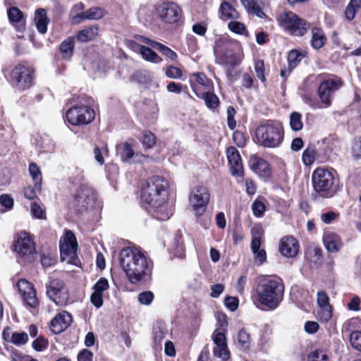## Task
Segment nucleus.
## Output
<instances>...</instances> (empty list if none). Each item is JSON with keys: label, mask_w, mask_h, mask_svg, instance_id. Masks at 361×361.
<instances>
[{"label": "nucleus", "mask_w": 361, "mask_h": 361, "mask_svg": "<svg viewBox=\"0 0 361 361\" xmlns=\"http://www.w3.org/2000/svg\"><path fill=\"white\" fill-rule=\"evenodd\" d=\"M317 301L319 307L331 306L329 304V298L324 291H319L317 293Z\"/></svg>", "instance_id": "57"}, {"label": "nucleus", "mask_w": 361, "mask_h": 361, "mask_svg": "<svg viewBox=\"0 0 361 361\" xmlns=\"http://www.w3.org/2000/svg\"><path fill=\"white\" fill-rule=\"evenodd\" d=\"M139 52L142 58L147 61L159 63L162 61V59L149 47L140 45L139 46Z\"/></svg>", "instance_id": "33"}, {"label": "nucleus", "mask_w": 361, "mask_h": 361, "mask_svg": "<svg viewBox=\"0 0 361 361\" xmlns=\"http://www.w3.org/2000/svg\"><path fill=\"white\" fill-rule=\"evenodd\" d=\"M352 155L355 159L361 157V137L354 140L352 146Z\"/></svg>", "instance_id": "60"}, {"label": "nucleus", "mask_w": 361, "mask_h": 361, "mask_svg": "<svg viewBox=\"0 0 361 361\" xmlns=\"http://www.w3.org/2000/svg\"><path fill=\"white\" fill-rule=\"evenodd\" d=\"M324 32L319 27H314L311 30L310 44L316 50L321 49L326 42Z\"/></svg>", "instance_id": "25"}, {"label": "nucleus", "mask_w": 361, "mask_h": 361, "mask_svg": "<svg viewBox=\"0 0 361 361\" xmlns=\"http://www.w3.org/2000/svg\"><path fill=\"white\" fill-rule=\"evenodd\" d=\"M257 143L264 147H279L283 140L282 124L274 120H267L260 123L255 130Z\"/></svg>", "instance_id": "3"}, {"label": "nucleus", "mask_w": 361, "mask_h": 361, "mask_svg": "<svg viewBox=\"0 0 361 361\" xmlns=\"http://www.w3.org/2000/svg\"><path fill=\"white\" fill-rule=\"evenodd\" d=\"M47 341L43 338H37L32 342V347L37 351H42L47 347Z\"/></svg>", "instance_id": "63"}, {"label": "nucleus", "mask_w": 361, "mask_h": 361, "mask_svg": "<svg viewBox=\"0 0 361 361\" xmlns=\"http://www.w3.org/2000/svg\"><path fill=\"white\" fill-rule=\"evenodd\" d=\"M222 62L226 66L234 67L240 63V57L231 51H226L221 58Z\"/></svg>", "instance_id": "37"}, {"label": "nucleus", "mask_w": 361, "mask_h": 361, "mask_svg": "<svg viewBox=\"0 0 361 361\" xmlns=\"http://www.w3.org/2000/svg\"><path fill=\"white\" fill-rule=\"evenodd\" d=\"M339 214L338 213L333 211H330L322 214L321 215V219L324 224H329L332 223L334 221L336 220Z\"/></svg>", "instance_id": "59"}, {"label": "nucleus", "mask_w": 361, "mask_h": 361, "mask_svg": "<svg viewBox=\"0 0 361 361\" xmlns=\"http://www.w3.org/2000/svg\"><path fill=\"white\" fill-rule=\"evenodd\" d=\"M307 361H330L325 348H319L311 351L307 355Z\"/></svg>", "instance_id": "36"}, {"label": "nucleus", "mask_w": 361, "mask_h": 361, "mask_svg": "<svg viewBox=\"0 0 361 361\" xmlns=\"http://www.w3.org/2000/svg\"><path fill=\"white\" fill-rule=\"evenodd\" d=\"M92 353L87 349H83L78 355V361H92Z\"/></svg>", "instance_id": "64"}, {"label": "nucleus", "mask_w": 361, "mask_h": 361, "mask_svg": "<svg viewBox=\"0 0 361 361\" xmlns=\"http://www.w3.org/2000/svg\"><path fill=\"white\" fill-rule=\"evenodd\" d=\"M343 85L341 78L337 76H333L329 79L324 80L318 88V94L319 99L324 106H329L331 104L332 95Z\"/></svg>", "instance_id": "12"}, {"label": "nucleus", "mask_w": 361, "mask_h": 361, "mask_svg": "<svg viewBox=\"0 0 361 361\" xmlns=\"http://www.w3.org/2000/svg\"><path fill=\"white\" fill-rule=\"evenodd\" d=\"M119 262L131 283L150 280L153 262L140 247H128L122 249L119 254Z\"/></svg>", "instance_id": "1"}, {"label": "nucleus", "mask_w": 361, "mask_h": 361, "mask_svg": "<svg viewBox=\"0 0 361 361\" xmlns=\"http://www.w3.org/2000/svg\"><path fill=\"white\" fill-rule=\"evenodd\" d=\"M254 216L262 217L266 210L265 204L260 200H256L252 206Z\"/></svg>", "instance_id": "50"}, {"label": "nucleus", "mask_w": 361, "mask_h": 361, "mask_svg": "<svg viewBox=\"0 0 361 361\" xmlns=\"http://www.w3.org/2000/svg\"><path fill=\"white\" fill-rule=\"evenodd\" d=\"M226 154L232 176H243V167L238 149L234 147H229L226 150Z\"/></svg>", "instance_id": "20"}, {"label": "nucleus", "mask_w": 361, "mask_h": 361, "mask_svg": "<svg viewBox=\"0 0 361 361\" xmlns=\"http://www.w3.org/2000/svg\"><path fill=\"white\" fill-rule=\"evenodd\" d=\"M12 81L19 90L30 87L32 81V70L23 64H18L12 71Z\"/></svg>", "instance_id": "13"}, {"label": "nucleus", "mask_w": 361, "mask_h": 361, "mask_svg": "<svg viewBox=\"0 0 361 361\" xmlns=\"http://www.w3.org/2000/svg\"><path fill=\"white\" fill-rule=\"evenodd\" d=\"M209 198L210 195L205 187L197 186L191 191L189 202L197 216H201L204 212Z\"/></svg>", "instance_id": "11"}, {"label": "nucleus", "mask_w": 361, "mask_h": 361, "mask_svg": "<svg viewBox=\"0 0 361 361\" xmlns=\"http://www.w3.org/2000/svg\"><path fill=\"white\" fill-rule=\"evenodd\" d=\"M78 244L73 232L68 231L65 236L60 240V252L62 261L67 260L71 262L75 258L77 252Z\"/></svg>", "instance_id": "15"}, {"label": "nucleus", "mask_w": 361, "mask_h": 361, "mask_svg": "<svg viewBox=\"0 0 361 361\" xmlns=\"http://www.w3.org/2000/svg\"><path fill=\"white\" fill-rule=\"evenodd\" d=\"M317 316L322 322H329L332 317L331 306L319 307Z\"/></svg>", "instance_id": "46"}, {"label": "nucleus", "mask_w": 361, "mask_h": 361, "mask_svg": "<svg viewBox=\"0 0 361 361\" xmlns=\"http://www.w3.org/2000/svg\"><path fill=\"white\" fill-rule=\"evenodd\" d=\"M290 126L294 131L300 130L303 127L302 116L298 112H293L290 115Z\"/></svg>", "instance_id": "42"}, {"label": "nucleus", "mask_w": 361, "mask_h": 361, "mask_svg": "<svg viewBox=\"0 0 361 361\" xmlns=\"http://www.w3.org/2000/svg\"><path fill=\"white\" fill-rule=\"evenodd\" d=\"M165 74L168 78L173 79H179L182 77L181 70L173 66L166 67Z\"/></svg>", "instance_id": "54"}, {"label": "nucleus", "mask_w": 361, "mask_h": 361, "mask_svg": "<svg viewBox=\"0 0 361 361\" xmlns=\"http://www.w3.org/2000/svg\"><path fill=\"white\" fill-rule=\"evenodd\" d=\"M16 286L26 305L30 308H36L39 301L33 285L25 279H20L18 281Z\"/></svg>", "instance_id": "16"}, {"label": "nucleus", "mask_w": 361, "mask_h": 361, "mask_svg": "<svg viewBox=\"0 0 361 361\" xmlns=\"http://www.w3.org/2000/svg\"><path fill=\"white\" fill-rule=\"evenodd\" d=\"M212 340L215 345L213 348L214 355L223 361L228 360L230 351L228 348L225 334L218 330H215L212 334Z\"/></svg>", "instance_id": "18"}, {"label": "nucleus", "mask_w": 361, "mask_h": 361, "mask_svg": "<svg viewBox=\"0 0 361 361\" xmlns=\"http://www.w3.org/2000/svg\"><path fill=\"white\" fill-rule=\"evenodd\" d=\"M35 20L36 22L37 30L42 34L46 33L47 31L49 19L47 17V12L44 8H39L36 10Z\"/></svg>", "instance_id": "29"}, {"label": "nucleus", "mask_w": 361, "mask_h": 361, "mask_svg": "<svg viewBox=\"0 0 361 361\" xmlns=\"http://www.w3.org/2000/svg\"><path fill=\"white\" fill-rule=\"evenodd\" d=\"M299 250V245L297 240L293 236H286L281 239L279 252L288 258L295 257Z\"/></svg>", "instance_id": "21"}, {"label": "nucleus", "mask_w": 361, "mask_h": 361, "mask_svg": "<svg viewBox=\"0 0 361 361\" xmlns=\"http://www.w3.org/2000/svg\"><path fill=\"white\" fill-rule=\"evenodd\" d=\"M91 302L97 307L99 308L103 305V294L94 291L90 297Z\"/></svg>", "instance_id": "61"}, {"label": "nucleus", "mask_w": 361, "mask_h": 361, "mask_svg": "<svg viewBox=\"0 0 361 361\" xmlns=\"http://www.w3.org/2000/svg\"><path fill=\"white\" fill-rule=\"evenodd\" d=\"M47 295L56 305L63 307L68 303L69 292L64 282L59 279H50L46 284Z\"/></svg>", "instance_id": "9"}, {"label": "nucleus", "mask_w": 361, "mask_h": 361, "mask_svg": "<svg viewBox=\"0 0 361 361\" xmlns=\"http://www.w3.org/2000/svg\"><path fill=\"white\" fill-rule=\"evenodd\" d=\"M94 118V110L87 106H74L67 110L66 121L73 126L85 125Z\"/></svg>", "instance_id": "10"}, {"label": "nucleus", "mask_w": 361, "mask_h": 361, "mask_svg": "<svg viewBox=\"0 0 361 361\" xmlns=\"http://www.w3.org/2000/svg\"><path fill=\"white\" fill-rule=\"evenodd\" d=\"M284 284L277 276H264L259 279L252 297L254 302L262 309L276 310L283 300Z\"/></svg>", "instance_id": "2"}, {"label": "nucleus", "mask_w": 361, "mask_h": 361, "mask_svg": "<svg viewBox=\"0 0 361 361\" xmlns=\"http://www.w3.org/2000/svg\"><path fill=\"white\" fill-rule=\"evenodd\" d=\"M149 208H147L148 212L152 214V216L159 220H168L172 215V206L166 202V200L161 202H156L153 204H149Z\"/></svg>", "instance_id": "19"}, {"label": "nucleus", "mask_w": 361, "mask_h": 361, "mask_svg": "<svg viewBox=\"0 0 361 361\" xmlns=\"http://www.w3.org/2000/svg\"><path fill=\"white\" fill-rule=\"evenodd\" d=\"M97 27H87L79 31L76 37L80 42H87L92 40L97 36Z\"/></svg>", "instance_id": "32"}, {"label": "nucleus", "mask_w": 361, "mask_h": 361, "mask_svg": "<svg viewBox=\"0 0 361 361\" xmlns=\"http://www.w3.org/2000/svg\"><path fill=\"white\" fill-rule=\"evenodd\" d=\"M8 16L12 23H16L17 30L21 32L24 29V20L23 19V13L16 7L11 8L8 11Z\"/></svg>", "instance_id": "31"}, {"label": "nucleus", "mask_w": 361, "mask_h": 361, "mask_svg": "<svg viewBox=\"0 0 361 361\" xmlns=\"http://www.w3.org/2000/svg\"><path fill=\"white\" fill-rule=\"evenodd\" d=\"M108 152L107 147L106 146L99 148L98 147H95L94 149V154L95 160L100 164L103 165L104 164V157Z\"/></svg>", "instance_id": "52"}, {"label": "nucleus", "mask_w": 361, "mask_h": 361, "mask_svg": "<svg viewBox=\"0 0 361 361\" xmlns=\"http://www.w3.org/2000/svg\"><path fill=\"white\" fill-rule=\"evenodd\" d=\"M278 21L286 32L294 36H303L310 28V24L307 20L299 18L293 12L281 14Z\"/></svg>", "instance_id": "6"}, {"label": "nucleus", "mask_w": 361, "mask_h": 361, "mask_svg": "<svg viewBox=\"0 0 361 361\" xmlns=\"http://www.w3.org/2000/svg\"><path fill=\"white\" fill-rule=\"evenodd\" d=\"M74 41L73 37H69L61 42L60 51L63 58L69 59L72 56L74 50Z\"/></svg>", "instance_id": "35"}, {"label": "nucleus", "mask_w": 361, "mask_h": 361, "mask_svg": "<svg viewBox=\"0 0 361 361\" xmlns=\"http://www.w3.org/2000/svg\"><path fill=\"white\" fill-rule=\"evenodd\" d=\"M228 28L230 31L237 35H244L245 37L249 36V32L244 23L237 20H231L228 24Z\"/></svg>", "instance_id": "38"}, {"label": "nucleus", "mask_w": 361, "mask_h": 361, "mask_svg": "<svg viewBox=\"0 0 361 361\" xmlns=\"http://www.w3.org/2000/svg\"><path fill=\"white\" fill-rule=\"evenodd\" d=\"M251 169L260 176H267L270 173L269 163L256 155H252L250 160Z\"/></svg>", "instance_id": "23"}, {"label": "nucleus", "mask_w": 361, "mask_h": 361, "mask_svg": "<svg viewBox=\"0 0 361 361\" xmlns=\"http://www.w3.org/2000/svg\"><path fill=\"white\" fill-rule=\"evenodd\" d=\"M221 18L223 20H237L240 18L239 13L227 1H224L219 8Z\"/></svg>", "instance_id": "28"}, {"label": "nucleus", "mask_w": 361, "mask_h": 361, "mask_svg": "<svg viewBox=\"0 0 361 361\" xmlns=\"http://www.w3.org/2000/svg\"><path fill=\"white\" fill-rule=\"evenodd\" d=\"M73 318L70 313L63 311L59 313L51 322V331L59 334L66 330L72 323Z\"/></svg>", "instance_id": "22"}, {"label": "nucleus", "mask_w": 361, "mask_h": 361, "mask_svg": "<svg viewBox=\"0 0 361 361\" xmlns=\"http://www.w3.org/2000/svg\"><path fill=\"white\" fill-rule=\"evenodd\" d=\"M154 49L159 50L162 54L168 57L169 59L174 61L177 59V54L175 51L171 49L169 47L161 44L154 43Z\"/></svg>", "instance_id": "44"}, {"label": "nucleus", "mask_w": 361, "mask_h": 361, "mask_svg": "<svg viewBox=\"0 0 361 361\" xmlns=\"http://www.w3.org/2000/svg\"><path fill=\"white\" fill-rule=\"evenodd\" d=\"M238 299L236 297L228 296L225 298V305L231 311L235 310L238 307Z\"/></svg>", "instance_id": "62"}, {"label": "nucleus", "mask_w": 361, "mask_h": 361, "mask_svg": "<svg viewBox=\"0 0 361 361\" xmlns=\"http://www.w3.org/2000/svg\"><path fill=\"white\" fill-rule=\"evenodd\" d=\"M105 14L104 9L99 7H92L87 10L82 14L76 16L74 17V20L76 23H80L83 20H99L102 18Z\"/></svg>", "instance_id": "26"}, {"label": "nucleus", "mask_w": 361, "mask_h": 361, "mask_svg": "<svg viewBox=\"0 0 361 361\" xmlns=\"http://www.w3.org/2000/svg\"><path fill=\"white\" fill-rule=\"evenodd\" d=\"M15 251L21 257H30L35 253L34 243L29 233L22 231L15 241Z\"/></svg>", "instance_id": "17"}, {"label": "nucleus", "mask_w": 361, "mask_h": 361, "mask_svg": "<svg viewBox=\"0 0 361 361\" xmlns=\"http://www.w3.org/2000/svg\"><path fill=\"white\" fill-rule=\"evenodd\" d=\"M323 240L324 245L329 252H338L342 247V242L340 237L334 232H326L324 235Z\"/></svg>", "instance_id": "24"}, {"label": "nucleus", "mask_w": 361, "mask_h": 361, "mask_svg": "<svg viewBox=\"0 0 361 361\" xmlns=\"http://www.w3.org/2000/svg\"><path fill=\"white\" fill-rule=\"evenodd\" d=\"M154 299V294L151 291H144L140 293L137 296L139 302L142 305H149Z\"/></svg>", "instance_id": "51"}, {"label": "nucleus", "mask_w": 361, "mask_h": 361, "mask_svg": "<svg viewBox=\"0 0 361 361\" xmlns=\"http://www.w3.org/2000/svg\"><path fill=\"white\" fill-rule=\"evenodd\" d=\"M262 241L255 240L251 241L250 248L255 257V263L258 265L263 264L267 261V252L261 248Z\"/></svg>", "instance_id": "27"}, {"label": "nucleus", "mask_w": 361, "mask_h": 361, "mask_svg": "<svg viewBox=\"0 0 361 361\" xmlns=\"http://www.w3.org/2000/svg\"><path fill=\"white\" fill-rule=\"evenodd\" d=\"M246 11L250 13L254 14L259 18H265L266 14L264 13L261 7L255 0H240Z\"/></svg>", "instance_id": "30"}, {"label": "nucleus", "mask_w": 361, "mask_h": 361, "mask_svg": "<svg viewBox=\"0 0 361 361\" xmlns=\"http://www.w3.org/2000/svg\"><path fill=\"white\" fill-rule=\"evenodd\" d=\"M264 231L262 226L255 225L251 229L252 241L255 240L262 241L261 238L264 235Z\"/></svg>", "instance_id": "58"}, {"label": "nucleus", "mask_w": 361, "mask_h": 361, "mask_svg": "<svg viewBox=\"0 0 361 361\" xmlns=\"http://www.w3.org/2000/svg\"><path fill=\"white\" fill-rule=\"evenodd\" d=\"M28 341V336L25 332H14L11 336V342L16 345L25 344Z\"/></svg>", "instance_id": "47"}, {"label": "nucleus", "mask_w": 361, "mask_h": 361, "mask_svg": "<svg viewBox=\"0 0 361 361\" xmlns=\"http://www.w3.org/2000/svg\"><path fill=\"white\" fill-rule=\"evenodd\" d=\"M29 172L35 182V189L39 190L42 182V174L39 168L35 163H31L29 166Z\"/></svg>", "instance_id": "41"}, {"label": "nucleus", "mask_w": 361, "mask_h": 361, "mask_svg": "<svg viewBox=\"0 0 361 361\" xmlns=\"http://www.w3.org/2000/svg\"><path fill=\"white\" fill-rule=\"evenodd\" d=\"M169 182L163 177L155 176L147 180L142 185L141 198L148 204L166 200Z\"/></svg>", "instance_id": "4"}, {"label": "nucleus", "mask_w": 361, "mask_h": 361, "mask_svg": "<svg viewBox=\"0 0 361 361\" xmlns=\"http://www.w3.org/2000/svg\"><path fill=\"white\" fill-rule=\"evenodd\" d=\"M73 197V207L81 212L93 207L97 200L95 191L86 184L79 185Z\"/></svg>", "instance_id": "8"}, {"label": "nucleus", "mask_w": 361, "mask_h": 361, "mask_svg": "<svg viewBox=\"0 0 361 361\" xmlns=\"http://www.w3.org/2000/svg\"><path fill=\"white\" fill-rule=\"evenodd\" d=\"M85 9V5L80 2L76 4L73 6L71 11V18L73 23L77 24L74 20V17L76 16H79V17H81L80 15L82 14L85 11H82Z\"/></svg>", "instance_id": "55"}, {"label": "nucleus", "mask_w": 361, "mask_h": 361, "mask_svg": "<svg viewBox=\"0 0 361 361\" xmlns=\"http://www.w3.org/2000/svg\"><path fill=\"white\" fill-rule=\"evenodd\" d=\"M109 288L108 280L105 278H101L94 285V291L103 294V292Z\"/></svg>", "instance_id": "56"}, {"label": "nucleus", "mask_w": 361, "mask_h": 361, "mask_svg": "<svg viewBox=\"0 0 361 361\" xmlns=\"http://www.w3.org/2000/svg\"><path fill=\"white\" fill-rule=\"evenodd\" d=\"M201 98L204 101L205 105L210 110L215 111L219 106V99L213 92H205L202 93Z\"/></svg>", "instance_id": "34"}, {"label": "nucleus", "mask_w": 361, "mask_h": 361, "mask_svg": "<svg viewBox=\"0 0 361 361\" xmlns=\"http://www.w3.org/2000/svg\"><path fill=\"white\" fill-rule=\"evenodd\" d=\"M31 213L37 219H45V210L39 203L34 202L31 204Z\"/></svg>", "instance_id": "48"}, {"label": "nucleus", "mask_w": 361, "mask_h": 361, "mask_svg": "<svg viewBox=\"0 0 361 361\" xmlns=\"http://www.w3.org/2000/svg\"><path fill=\"white\" fill-rule=\"evenodd\" d=\"M255 71L256 73V76L262 82H264L266 81V78L264 75V63L262 60H257L255 63Z\"/></svg>", "instance_id": "53"}, {"label": "nucleus", "mask_w": 361, "mask_h": 361, "mask_svg": "<svg viewBox=\"0 0 361 361\" xmlns=\"http://www.w3.org/2000/svg\"><path fill=\"white\" fill-rule=\"evenodd\" d=\"M317 152L314 147L308 146L302 153V160L305 165L310 166L315 161Z\"/></svg>", "instance_id": "39"}, {"label": "nucleus", "mask_w": 361, "mask_h": 361, "mask_svg": "<svg viewBox=\"0 0 361 361\" xmlns=\"http://www.w3.org/2000/svg\"><path fill=\"white\" fill-rule=\"evenodd\" d=\"M312 180L315 191L325 197L331 195L334 183V171L333 170L319 167L313 171Z\"/></svg>", "instance_id": "7"}, {"label": "nucleus", "mask_w": 361, "mask_h": 361, "mask_svg": "<svg viewBox=\"0 0 361 361\" xmlns=\"http://www.w3.org/2000/svg\"><path fill=\"white\" fill-rule=\"evenodd\" d=\"M116 153L123 162L128 164L142 163L148 159V157L139 152H135L133 146L128 142L116 145Z\"/></svg>", "instance_id": "14"}, {"label": "nucleus", "mask_w": 361, "mask_h": 361, "mask_svg": "<svg viewBox=\"0 0 361 361\" xmlns=\"http://www.w3.org/2000/svg\"><path fill=\"white\" fill-rule=\"evenodd\" d=\"M303 55L298 50H291L288 55V63L290 68L294 69L302 59Z\"/></svg>", "instance_id": "43"}, {"label": "nucleus", "mask_w": 361, "mask_h": 361, "mask_svg": "<svg viewBox=\"0 0 361 361\" xmlns=\"http://www.w3.org/2000/svg\"><path fill=\"white\" fill-rule=\"evenodd\" d=\"M142 143L145 148H152L156 143L155 135L149 131H145L142 137Z\"/></svg>", "instance_id": "45"}, {"label": "nucleus", "mask_w": 361, "mask_h": 361, "mask_svg": "<svg viewBox=\"0 0 361 361\" xmlns=\"http://www.w3.org/2000/svg\"><path fill=\"white\" fill-rule=\"evenodd\" d=\"M155 16L164 27L172 28L178 25L183 11L176 3L164 1L156 6Z\"/></svg>", "instance_id": "5"}, {"label": "nucleus", "mask_w": 361, "mask_h": 361, "mask_svg": "<svg viewBox=\"0 0 361 361\" xmlns=\"http://www.w3.org/2000/svg\"><path fill=\"white\" fill-rule=\"evenodd\" d=\"M237 341L238 345L244 349H249L251 344V338L249 333L245 329H242L239 331L237 335Z\"/></svg>", "instance_id": "40"}, {"label": "nucleus", "mask_w": 361, "mask_h": 361, "mask_svg": "<svg viewBox=\"0 0 361 361\" xmlns=\"http://www.w3.org/2000/svg\"><path fill=\"white\" fill-rule=\"evenodd\" d=\"M350 341L355 349L361 351V331H353L350 336Z\"/></svg>", "instance_id": "49"}]
</instances>
